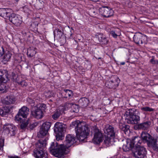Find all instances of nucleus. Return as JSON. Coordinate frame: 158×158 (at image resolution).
Returning a JSON list of instances; mask_svg holds the SVG:
<instances>
[{
  "mask_svg": "<svg viewBox=\"0 0 158 158\" xmlns=\"http://www.w3.org/2000/svg\"><path fill=\"white\" fill-rule=\"evenodd\" d=\"M141 110L144 111L152 112L154 111V109L148 106L142 107L141 108Z\"/></svg>",
  "mask_w": 158,
  "mask_h": 158,
  "instance_id": "34",
  "label": "nucleus"
},
{
  "mask_svg": "<svg viewBox=\"0 0 158 158\" xmlns=\"http://www.w3.org/2000/svg\"><path fill=\"white\" fill-rule=\"evenodd\" d=\"M2 50L1 51L0 49V56L2 55V54L3 53L4 48L3 47H2L1 48Z\"/></svg>",
  "mask_w": 158,
  "mask_h": 158,
  "instance_id": "44",
  "label": "nucleus"
},
{
  "mask_svg": "<svg viewBox=\"0 0 158 158\" xmlns=\"http://www.w3.org/2000/svg\"><path fill=\"white\" fill-rule=\"evenodd\" d=\"M46 105L44 104H40L35 108L34 111L32 112V115L37 118H41L43 115V111L46 109Z\"/></svg>",
  "mask_w": 158,
  "mask_h": 158,
  "instance_id": "8",
  "label": "nucleus"
},
{
  "mask_svg": "<svg viewBox=\"0 0 158 158\" xmlns=\"http://www.w3.org/2000/svg\"><path fill=\"white\" fill-rule=\"evenodd\" d=\"M23 10L26 13H28L29 11V9L26 6L24 7Z\"/></svg>",
  "mask_w": 158,
  "mask_h": 158,
  "instance_id": "42",
  "label": "nucleus"
},
{
  "mask_svg": "<svg viewBox=\"0 0 158 158\" xmlns=\"http://www.w3.org/2000/svg\"><path fill=\"white\" fill-rule=\"evenodd\" d=\"M16 82H17L18 84H20L22 87H25L27 85V83L25 81H23L21 82H19L18 81L16 80L15 81Z\"/></svg>",
  "mask_w": 158,
  "mask_h": 158,
  "instance_id": "38",
  "label": "nucleus"
},
{
  "mask_svg": "<svg viewBox=\"0 0 158 158\" xmlns=\"http://www.w3.org/2000/svg\"><path fill=\"white\" fill-rule=\"evenodd\" d=\"M68 108L65 107L60 106L59 108L55 111L54 113L52 115V117L54 119H56L59 118L60 115L63 114L64 111L68 109Z\"/></svg>",
  "mask_w": 158,
  "mask_h": 158,
  "instance_id": "15",
  "label": "nucleus"
},
{
  "mask_svg": "<svg viewBox=\"0 0 158 158\" xmlns=\"http://www.w3.org/2000/svg\"><path fill=\"white\" fill-rule=\"evenodd\" d=\"M76 142L74 136L69 134L63 144L58 145L57 142H52L49 148L50 152L56 157L60 158L64 154L68 153L69 148Z\"/></svg>",
  "mask_w": 158,
  "mask_h": 158,
  "instance_id": "1",
  "label": "nucleus"
},
{
  "mask_svg": "<svg viewBox=\"0 0 158 158\" xmlns=\"http://www.w3.org/2000/svg\"><path fill=\"white\" fill-rule=\"evenodd\" d=\"M105 139L104 143L107 146L112 144L115 141V133L114 128L109 124L105 126L104 129Z\"/></svg>",
  "mask_w": 158,
  "mask_h": 158,
  "instance_id": "3",
  "label": "nucleus"
},
{
  "mask_svg": "<svg viewBox=\"0 0 158 158\" xmlns=\"http://www.w3.org/2000/svg\"><path fill=\"white\" fill-rule=\"evenodd\" d=\"M2 73L0 71V83H1L2 81Z\"/></svg>",
  "mask_w": 158,
  "mask_h": 158,
  "instance_id": "43",
  "label": "nucleus"
},
{
  "mask_svg": "<svg viewBox=\"0 0 158 158\" xmlns=\"http://www.w3.org/2000/svg\"><path fill=\"white\" fill-rule=\"evenodd\" d=\"M140 138L138 136H135L132 138L131 140L127 139L125 143L124 144L123 148L125 152H127L133 148L135 146L137 142L139 143Z\"/></svg>",
  "mask_w": 158,
  "mask_h": 158,
  "instance_id": "7",
  "label": "nucleus"
},
{
  "mask_svg": "<svg viewBox=\"0 0 158 158\" xmlns=\"http://www.w3.org/2000/svg\"><path fill=\"white\" fill-rule=\"evenodd\" d=\"M71 126L75 127L76 136L80 141H84L89 134V128L83 122L79 121L73 122Z\"/></svg>",
  "mask_w": 158,
  "mask_h": 158,
  "instance_id": "2",
  "label": "nucleus"
},
{
  "mask_svg": "<svg viewBox=\"0 0 158 158\" xmlns=\"http://www.w3.org/2000/svg\"><path fill=\"white\" fill-rule=\"evenodd\" d=\"M45 96L46 97H51V95H48L46 93L45 94Z\"/></svg>",
  "mask_w": 158,
  "mask_h": 158,
  "instance_id": "46",
  "label": "nucleus"
},
{
  "mask_svg": "<svg viewBox=\"0 0 158 158\" xmlns=\"http://www.w3.org/2000/svg\"><path fill=\"white\" fill-rule=\"evenodd\" d=\"M119 128L126 134V132L129 131V126L124 124L122 123L119 124Z\"/></svg>",
  "mask_w": 158,
  "mask_h": 158,
  "instance_id": "26",
  "label": "nucleus"
},
{
  "mask_svg": "<svg viewBox=\"0 0 158 158\" xmlns=\"http://www.w3.org/2000/svg\"><path fill=\"white\" fill-rule=\"evenodd\" d=\"M156 131L158 133V127H157L156 129Z\"/></svg>",
  "mask_w": 158,
  "mask_h": 158,
  "instance_id": "49",
  "label": "nucleus"
},
{
  "mask_svg": "<svg viewBox=\"0 0 158 158\" xmlns=\"http://www.w3.org/2000/svg\"><path fill=\"white\" fill-rule=\"evenodd\" d=\"M11 10L9 9H0V16L5 19H7L10 16Z\"/></svg>",
  "mask_w": 158,
  "mask_h": 158,
  "instance_id": "20",
  "label": "nucleus"
},
{
  "mask_svg": "<svg viewBox=\"0 0 158 158\" xmlns=\"http://www.w3.org/2000/svg\"><path fill=\"white\" fill-rule=\"evenodd\" d=\"M157 139H153L151 143H148V146L152 148L153 149L156 151H158V144L156 143Z\"/></svg>",
  "mask_w": 158,
  "mask_h": 158,
  "instance_id": "23",
  "label": "nucleus"
},
{
  "mask_svg": "<svg viewBox=\"0 0 158 158\" xmlns=\"http://www.w3.org/2000/svg\"><path fill=\"white\" fill-rule=\"evenodd\" d=\"M66 106H71V108L73 109V112L77 113L79 111V109L78 106L76 104H72L71 105V104L68 103L66 104Z\"/></svg>",
  "mask_w": 158,
  "mask_h": 158,
  "instance_id": "30",
  "label": "nucleus"
},
{
  "mask_svg": "<svg viewBox=\"0 0 158 158\" xmlns=\"http://www.w3.org/2000/svg\"><path fill=\"white\" fill-rule=\"evenodd\" d=\"M10 158H20L19 157H18V156H14L11 157H10Z\"/></svg>",
  "mask_w": 158,
  "mask_h": 158,
  "instance_id": "47",
  "label": "nucleus"
},
{
  "mask_svg": "<svg viewBox=\"0 0 158 158\" xmlns=\"http://www.w3.org/2000/svg\"><path fill=\"white\" fill-rule=\"evenodd\" d=\"M36 48L34 47H30L28 49L27 54L30 57L34 56L36 53Z\"/></svg>",
  "mask_w": 158,
  "mask_h": 158,
  "instance_id": "24",
  "label": "nucleus"
},
{
  "mask_svg": "<svg viewBox=\"0 0 158 158\" xmlns=\"http://www.w3.org/2000/svg\"><path fill=\"white\" fill-rule=\"evenodd\" d=\"M3 129L5 133L8 134H10L11 136H14L15 134L16 127L12 124H5L3 126Z\"/></svg>",
  "mask_w": 158,
  "mask_h": 158,
  "instance_id": "12",
  "label": "nucleus"
},
{
  "mask_svg": "<svg viewBox=\"0 0 158 158\" xmlns=\"http://www.w3.org/2000/svg\"><path fill=\"white\" fill-rule=\"evenodd\" d=\"M147 39L145 35H142L141 34H138L134 35L133 37V40L135 42L138 44H142L143 43V40H144Z\"/></svg>",
  "mask_w": 158,
  "mask_h": 158,
  "instance_id": "16",
  "label": "nucleus"
},
{
  "mask_svg": "<svg viewBox=\"0 0 158 158\" xmlns=\"http://www.w3.org/2000/svg\"><path fill=\"white\" fill-rule=\"evenodd\" d=\"M141 137L143 142L147 143L148 146V143H151L153 139H155L153 138L149 134L145 132H142Z\"/></svg>",
  "mask_w": 158,
  "mask_h": 158,
  "instance_id": "14",
  "label": "nucleus"
},
{
  "mask_svg": "<svg viewBox=\"0 0 158 158\" xmlns=\"http://www.w3.org/2000/svg\"><path fill=\"white\" fill-rule=\"evenodd\" d=\"M27 101L28 102H29L30 103H34V102L30 98H29L27 99Z\"/></svg>",
  "mask_w": 158,
  "mask_h": 158,
  "instance_id": "45",
  "label": "nucleus"
},
{
  "mask_svg": "<svg viewBox=\"0 0 158 158\" xmlns=\"http://www.w3.org/2000/svg\"><path fill=\"white\" fill-rule=\"evenodd\" d=\"M29 112V109L25 106H23L19 109L17 114L15 116V119L18 121L22 122V118L20 116L23 118H27Z\"/></svg>",
  "mask_w": 158,
  "mask_h": 158,
  "instance_id": "10",
  "label": "nucleus"
},
{
  "mask_svg": "<svg viewBox=\"0 0 158 158\" xmlns=\"http://www.w3.org/2000/svg\"><path fill=\"white\" fill-rule=\"evenodd\" d=\"M7 112L6 111H4L2 109H0V115L2 116L6 115Z\"/></svg>",
  "mask_w": 158,
  "mask_h": 158,
  "instance_id": "40",
  "label": "nucleus"
},
{
  "mask_svg": "<svg viewBox=\"0 0 158 158\" xmlns=\"http://www.w3.org/2000/svg\"><path fill=\"white\" fill-rule=\"evenodd\" d=\"M142 141L139 140V143L137 142L135 147V151L133 152V153L135 158H144L147 154L145 148L140 146Z\"/></svg>",
  "mask_w": 158,
  "mask_h": 158,
  "instance_id": "6",
  "label": "nucleus"
},
{
  "mask_svg": "<svg viewBox=\"0 0 158 158\" xmlns=\"http://www.w3.org/2000/svg\"><path fill=\"white\" fill-rule=\"evenodd\" d=\"M118 31H112L110 32V34L114 38H116L118 36H120L121 35L120 31L118 29Z\"/></svg>",
  "mask_w": 158,
  "mask_h": 158,
  "instance_id": "29",
  "label": "nucleus"
},
{
  "mask_svg": "<svg viewBox=\"0 0 158 158\" xmlns=\"http://www.w3.org/2000/svg\"><path fill=\"white\" fill-rule=\"evenodd\" d=\"M48 132L44 128L41 127L38 134V135L40 137H42L47 134Z\"/></svg>",
  "mask_w": 158,
  "mask_h": 158,
  "instance_id": "32",
  "label": "nucleus"
},
{
  "mask_svg": "<svg viewBox=\"0 0 158 158\" xmlns=\"http://www.w3.org/2000/svg\"><path fill=\"white\" fill-rule=\"evenodd\" d=\"M37 124H38L36 123H32V124H31L29 125V128L31 129L32 130L34 128H35V127H36L37 126Z\"/></svg>",
  "mask_w": 158,
  "mask_h": 158,
  "instance_id": "39",
  "label": "nucleus"
},
{
  "mask_svg": "<svg viewBox=\"0 0 158 158\" xmlns=\"http://www.w3.org/2000/svg\"><path fill=\"white\" fill-rule=\"evenodd\" d=\"M114 84V82L112 80L107 81L106 83V85L109 88H112Z\"/></svg>",
  "mask_w": 158,
  "mask_h": 158,
  "instance_id": "33",
  "label": "nucleus"
},
{
  "mask_svg": "<svg viewBox=\"0 0 158 158\" xmlns=\"http://www.w3.org/2000/svg\"><path fill=\"white\" fill-rule=\"evenodd\" d=\"M80 102L81 103L82 102V105L83 106H87L89 103L88 99L85 98H82L81 99Z\"/></svg>",
  "mask_w": 158,
  "mask_h": 158,
  "instance_id": "31",
  "label": "nucleus"
},
{
  "mask_svg": "<svg viewBox=\"0 0 158 158\" xmlns=\"http://www.w3.org/2000/svg\"><path fill=\"white\" fill-rule=\"evenodd\" d=\"M6 91V86L3 85L2 84L0 85V93H2L5 92Z\"/></svg>",
  "mask_w": 158,
  "mask_h": 158,
  "instance_id": "36",
  "label": "nucleus"
},
{
  "mask_svg": "<svg viewBox=\"0 0 158 158\" xmlns=\"http://www.w3.org/2000/svg\"><path fill=\"white\" fill-rule=\"evenodd\" d=\"M16 2H18L19 0H15Z\"/></svg>",
  "mask_w": 158,
  "mask_h": 158,
  "instance_id": "51",
  "label": "nucleus"
},
{
  "mask_svg": "<svg viewBox=\"0 0 158 158\" xmlns=\"http://www.w3.org/2000/svg\"><path fill=\"white\" fill-rule=\"evenodd\" d=\"M20 122H21L20 121ZM22 122V123L20 125L21 128L22 129H24L25 128L27 125L28 124V123L27 121H24V122L23 121V120L22 119V122H21V123Z\"/></svg>",
  "mask_w": 158,
  "mask_h": 158,
  "instance_id": "37",
  "label": "nucleus"
},
{
  "mask_svg": "<svg viewBox=\"0 0 158 158\" xmlns=\"http://www.w3.org/2000/svg\"><path fill=\"white\" fill-rule=\"evenodd\" d=\"M60 134H56V139L57 141H59L60 140H62V136L61 135H60Z\"/></svg>",
  "mask_w": 158,
  "mask_h": 158,
  "instance_id": "41",
  "label": "nucleus"
},
{
  "mask_svg": "<svg viewBox=\"0 0 158 158\" xmlns=\"http://www.w3.org/2000/svg\"><path fill=\"white\" fill-rule=\"evenodd\" d=\"M139 111L134 108L127 110L124 114V117L127 123L130 124H135L140 120Z\"/></svg>",
  "mask_w": 158,
  "mask_h": 158,
  "instance_id": "4",
  "label": "nucleus"
},
{
  "mask_svg": "<svg viewBox=\"0 0 158 158\" xmlns=\"http://www.w3.org/2000/svg\"><path fill=\"white\" fill-rule=\"evenodd\" d=\"M51 123L50 122H46L43 124L41 128H44V130L48 131L51 127Z\"/></svg>",
  "mask_w": 158,
  "mask_h": 158,
  "instance_id": "28",
  "label": "nucleus"
},
{
  "mask_svg": "<svg viewBox=\"0 0 158 158\" xmlns=\"http://www.w3.org/2000/svg\"><path fill=\"white\" fill-rule=\"evenodd\" d=\"M4 144V139L3 138L0 139V152H2L3 150Z\"/></svg>",
  "mask_w": 158,
  "mask_h": 158,
  "instance_id": "35",
  "label": "nucleus"
},
{
  "mask_svg": "<svg viewBox=\"0 0 158 158\" xmlns=\"http://www.w3.org/2000/svg\"><path fill=\"white\" fill-rule=\"evenodd\" d=\"M48 93H50V92H48Z\"/></svg>",
  "mask_w": 158,
  "mask_h": 158,
  "instance_id": "53",
  "label": "nucleus"
},
{
  "mask_svg": "<svg viewBox=\"0 0 158 158\" xmlns=\"http://www.w3.org/2000/svg\"><path fill=\"white\" fill-rule=\"evenodd\" d=\"M100 14L106 17H109L112 16L114 13L113 10L110 7H102L99 8Z\"/></svg>",
  "mask_w": 158,
  "mask_h": 158,
  "instance_id": "13",
  "label": "nucleus"
},
{
  "mask_svg": "<svg viewBox=\"0 0 158 158\" xmlns=\"http://www.w3.org/2000/svg\"><path fill=\"white\" fill-rule=\"evenodd\" d=\"M125 62H121L120 63V64L122 65H123L125 64Z\"/></svg>",
  "mask_w": 158,
  "mask_h": 158,
  "instance_id": "48",
  "label": "nucleus"
},
{
  "mask_svg": "<svg viewBox=\"0 0 158 158\" xmlns=\"http://www.w3.org/2000/svg\"><path fill=\"white\" fill-rule=\"evenodd\" d=\"M153 61V59H152L151 60V62H152Z\"/></svg>",
  "mask_w": 158,
  "mask_h": 158,
  "instance_id": "50",
  "label": "nucleus"
},
{
  "mask_svg": "<svg viewBox=\"0 0 158 158\" xmlns=\"http://www.w3.org/2000/svg\"><path fill=\"white\" fill-rule=\"evenodd\" d=\"M94 136L93 141L95 143L98 144L102 141L103 135L101 131L96 127H95L91 131Z\"/></svg>",
  "mask_w": 158,
  "mask_h": 158,
  "instance_id": "9",
  "label": "nucleus"
},
{
  "mask_svg": "<svg viewBox=\"0 0 158 158\" xmlns=\"http://www.w3.org/2000/svg\"><path fill=\"white\" fill-rule=\"evenodd\" d=\"M97 37L99 41L102 42L104 44H106L108 42L107 38L102 34H99L97 35Z\"/></svg>",
  "mask_w": 158,
  "mask_h": 158,
  "instance_id": "22",
  "label": "nucleus"
},
{
  "mask_svg": "<svg viewBox=\"0 0 158 158\" xmlns=\"http://www.w3.org/2000/svg\"><path fill=\"white\" fill-rule=\"evenodd\" d=\"M45 145V141L39 140L36 144V148L34 150L33 155L36 158H48V154L43 151Z\"/></svg>",
  "mask_w": 158,
  "mask_h": 158,
  "instance_id": "5",
  "label": "nucleus"
},
{
  "mask_svg": "<svg viewBox=\"0 0 158 158\" xmlns=\"http://www.w3.org/2000/svg\"><path fill=\"white\" fill-rule=\"evenodd\" d=\"M9 21L17 27H20L22 23L21 17L15 14H11L9 17Z\"/></svg>",
  "mask_w": 158,
  "mask_h": 158,
  "instance_id": "11",
  "label": "nucleus"
},
{
  "mask_svg": "<svg viewBox=\"0 0 158 158\" xmlns=\"http://www.w3.org/2000/svg\"><path fill=\"white\" fill-rule=\"evenodd\" d=\"M65 93V97L66 98H71L73 96V92L70 90L68 89H64V90Z\"/></svg>",
  "mask_w": 158,
  "mask_h": 158,
  "instance_id": "25",
  "label": "nucleus"
},
{
  "mask_svg": "<svg viewBox=\"0 0 158 158\" xmlns=\"http://www.w3.org/2000/svg\"><path fill=\"white\" fill-rule=\"evenodd\" d=\"M16 101L15 97L13 95L7 96L2 101V103L7 105L14 104Z\"/></svg>",
  "mask_w": 158,
  "mask_h": 158,
  "instance_id": "17",
  "label": "nucleus"
},
{
  "mask_svg": "<svg viewBox=\"0 0 158 158\" xmlns=\"http://www.w3.org/2000/svg\"><path fill=\"white\" fill-rule=\"evenodd\" d=\"M157 123L158 124V118H157Z\"/></svg>",
  "mask_w": 158,
  "mask_h": 158,
  "instance_id": "52",
  "label": "nucleus"
},
{
  "mask_svg": "<svg viewBox=\"0 0 158 158\" xmlns=\"http://www.w3.org/2000/svg\"><path fill=\"white\" fill-rule=\"evenodd\" d=\"M152 124L151 121H148L139 124L138 127L139 129L147 130L151 127Z\"/></svg>",
  "mask_w": 158,
  "mask_h": 158,
  "instance_id": "19",
  "label": "nucleus"
},
{
  "mask_svg": "<svg viewBox=\"0 0 158 158\" xmlns=\"http://www.w3.org/2000/svg\"><path fill=\"white\" fill-rule=\"evenodd\" d=\"M63 35V33L59 29L56 30V31H54V37H56L58 39L61 38L62 35Z\"/></svg>",
  "mask_w": 158,
  "mask_h": 158,
  "instance_id": "27",
  "label": "nucleus"
},
{
  "mask_svg": "<svg viewBox=\"0 0 158 158\" xmlns=\"http://www.w3.org/2000/svg\"><path fill=\"white\" fill-rule=\"evenodd\" d=\"M3 54L2 61L4 64H5L7 62L9 61L10 60L11 57V54L10 52L8 51H6L4 52V50Z\"/></svg>",
  "mask_w": 158,
  "mask_h": 158,
  "instance_id": "21",
  "label": "nucleus"
},
{
  "mask_svg": "<svg viewBox=\"0 0 158 158\" xmlns=\"http://www.w3.org/2000/svg\"><path fill=\"white\" fill-rule=\"evenodd\" d=\"M54 131L56 134H61L64 131L62 123L58 122L56 123L54 125Z\"/></svg>",
  "mask_w": 158,
  "mask_h": 158,
  "instance_id": "18",
  "label": "nucleus"
}]
</instances>
